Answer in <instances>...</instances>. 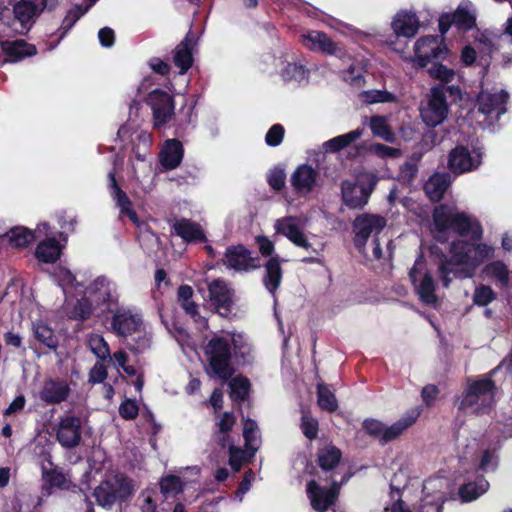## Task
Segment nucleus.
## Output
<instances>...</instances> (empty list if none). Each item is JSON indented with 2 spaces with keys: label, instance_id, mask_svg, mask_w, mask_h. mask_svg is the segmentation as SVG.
I'll return each mask as SVG.
<instances>
[{
  "label": "nucleus",
  "instance_id": "obj_64",
  "mask_svg": "<svg viewBox=\"0 0 512 512\" xmlns=\"http://www.w3.org/2000/svg\"><path fill=\"white\" fill-rule=\"evenodd\" d=\"M107 377V369L101 362H96L89 372V382L102 383Z\"/></svg>",
  "mask_w": 512,
  "mask_h": 512
},
{
  "label": "nucleus",
  "instance_id": "obj_58",
  "mask_svg": "<svg viewBox=\"0 0 512 512\" xmlns=\"http://www.w3.org/2000/svg\"><path fill=\"white\" fill-rule=\"evenodd\" d=\"M284 137V128L280 124H274L265 136V142L268 146L276 147L281 144Z\"/></svg>",
  "mask_w": 512,
  "mask_h": 512
},
{
  "label": "nucleus",
  "instance_id": "obj_59",
  "mask_svg": "<svg viewBox=\"0 0 512 512\" xmlns=\"http://www.w3.org/2000/svg\"><path fill=\"white\" fill-rule=\"evenodd\" d=\"M370 150L382 158H398L401 156V150L398 148L390 147L381 143L373 144Z\"/></svg>",
  "mask_w": 512,
  "mask_h": 512
},
{
  "label": "nucleus",
  "instance_id": "obj_30",
  "mask_svg": "<svg viewBox=\"0 0 512 512\" xmlns=\"http://www.w3.org/2000/svg\"><path fill=\"white\" fill-rule=\"evenodd\" d=\"M160 158L166 169H175L183 158L182 144L175 139L168 140L161 150Z\"/></svg>",
  "mask_w": 512,
  "mask_h": 512
},
{
  "label": "nucleus",
  "instance_id": "obj_21",
  "mask_svg": "<svg viewBox=\"0 0 512 512\" xmlns=\"http://www.w3.org/2000/svg\"><path fill=\"white\" fill-rule=\"evenodd\" d=\"M71 392L66 380L45 379L38 391L39 399L46 405H56L67 400Z\"/></svg>",
  "mask_w": 512,
  "mask_h": 512
},
{
  "label": "nucleus",
  "instance_id": "obj_6",
  "mask_svg": "<svg viewBox=\"0 0 512 512\" xmlns=\"http://www.w3.org/2000/svg\"><path fill=\"white\" fill-rule=\"evenodd\" d=\"M109 187L111 189V197L116 202V206L120 209V216L126 215L139 229L140 240L158 245L157 235L148 227L147 224L141 222L136 212L131 208L132 203L127 194L118 186L115 173L109 172Z\"/></svg>",
  "mask_w": 512,
  "mask_h": 512
},
{
  "label": "nucleus",
  "instance_id": "obj_39",
  "mask_svg": "<svg viewBox=\"0 0 512 512\" xmlns=\"http://www.w3.org/2000/svg\"><path fill=\"white\" fill-rule=\"evenodd\" d=\"M341 459V451L335 446L327 445L318 451V464L323 470L333 469Z\"/></svg>",
  "mask_w": 512,
  "mask_h": 512
},
{
  "label": "nucleus",
  "instance_id": "obj_35",
  "mask_svg": "<svg viewBox=\"0 0 512 512\" xmlns=\"http://www.w3.org/2000/svg\"><path fill=\"white\" fill-rule=\"evenodd\" d=\"M192 39L187 34L183 41L176 47L174 63L180 69V73L184 74L192 65Z\"/></svg>",
  "mask_w": 512,
  "mask_h": 512
},
{
  "label": "nucleus",
  "instance_id": "obj_52",
  "mask_svg": "<svg viewBox=\"0 0 512 512\" xmlns=\"http://www.w3.org/2000/svg\"><path fill=\"white\" fill-rule=\"evenodd\" d=\"M160 489L165 496H175L182 491L183 484L179 477L169 475L161 479Z\"/></svg>",
  "mask_w": 512,
  "mask_h": 512
},
{
  "label": "nucleus",
  "instance_id": "obj_43",
  "mask_svg": "<svg viewBox=\"0 0 512 512\" xmlns=\"http://www.w3.org/2000/svg\"><path fill=\"white\" fill-rule=\"evenodd\" d=\"M4 237H6L9 243L14 247H25L34 241L35 234L25 227H15L6 233Z\"/></svg>",
  "mask_w": 512,
  "mask_h": 512
},
{
  "label": "nucleus",
  "instance_id": "obj_49",
  "mask_svg": "<svg viewBox=\"0 0 512 512\" xmlns=\"http://www.w3.org/2000/svg\"><path fill=\"white\" fill-rule=\"evenodd\" d=\"M364 255L368 259L372 260H382V259H390L393 255V246L392 241H388L387 243V251H384L381 248L379 238H374L371 245L367 248V250L363 251Z\"/></svg>",
  "mask_w": 512,
  "mask_h": 512
},
{
  "label": "nucleus",
  "instance_id": "obj_8",
  "mask_svg": "<svg viewBox=\"0 0 512 512\" xmlns=\"http://www.w3.org/2000/svg\"><path fill=\"white\" fill-rule=\"evenodd\" d=\"M409 277L421 301L427 305H435L437 303L435 283L432 276L427 272L426 263L422 257L415 261L414 266L409 271Z\"/></svg>",
  "mask_w": 512,
  "mask_h": 512
},
{
  "label": "nucleus",
  "instance_id": "obj_26",
  "mask_svg": "<svg viewBox=\"0 0 512 512\" xmlns=\"http://www.w3.org/2000/svg\"><path fill=\"white\" fill-rule=\"evenodd\" d=\"M172 228L175 234L186 242H205L206 236L201 226L189 219L174 221Z\"/></svg>",
  "mask_w": 512,
  "mask_h": 512
},
{
  "label": "nucleus",
  "instance_id": "obj_56",
  "mask_svg": "<svg viewBox=\"0 0 512 512\" xmlns=\"http://www.w3.org/2000/svg\"><path fill=\"white\" fill-rule=\"evenodd\" d=\"M429 74L431 77L446 83L451 82L455 76V72L452 69L442 64H434L429 69Z\"/></svg>",
  "mask_w": 512,
  "mask_h": 512
},
{
  "label": "nucleus",
  "instance_id": "obj_34",
  "mask_svg": "<svg viewBox=\"0 0 512 512\" xmlns=\"http://www.w3.org/2000/svg\"><path fill=\"white\" fill-rule=\"evenodd\" d=\"M61 247L55 238H47L41 241L35 251L36 258L44 263H54L59 259Z\"/></svg>",
  "mask_w": 512,
  "mask_h": 512
},
{
  "label": "nucleus",
  "instance_id": "obj_29",
  "mask_svg": "<svg viewBox=\"0 0 512 512\" xmlns=\"http://www.w3.org/2000/svg\"><path fill=\"white\" fill-rule=\"evenodd\" d=\"M265 274L263 276V284L268 292L275 294L282 281V268L277 257H271L264 265Z\"/></svg>",
  "mask_w": 512,
  "mask_h": 512
},
{
  "label": "nucleus",
  "instance_id": "obj_63",
  "mask_svg": "<svg viewBox=\"0 0 512 512\" xmlns=\"http://www.w3.org/2000/svg\"><path fill=\"white\" fill-rule=\"evenodd\" d=\"M245 452L235 446L229 448V464L234 471H239L243 461Z\"/></svg>",
  "mask_w": 512,
  "mask_h": 512
},
{
  "label": "nucleus",
  "instance_id": "obj_15",
  "mask_svg": "<svg viewBox=\"0 0 512 512\" xmlns=\"http://www.w3.org/2000/svg\"><path fill=\"white\" fill-rule=\"evenodd\" d=\"M509 98L505 90L491 92L482 90L477 98V109L487 117H496L506 112V103Z\"/></svg>",
  "mask_w": 512,
  "mask_h": 512
},
{
  "label": "nucleus",
  "instance_id": "obj_48",
  "mask_svg": "<svg viewBox=\"0 0 512 512\" xmlns=\"http://www.w3.org/2000/svg\"><path fill=\"white\" fill-rule=\"evenodd\" d=\"M91 299L86 295L85 297L77 300L71 310L67 312L69 318L85 320L89 318L92 313Z\"/></svg>",
  "mask_w": 512,
  "mask_h": 512
},
{
  "label": "nucleus",
  "instance_id": "obj_51",
  "mask_svg": "<svg viewBox=\"0 0 512 512\" xmlns=\"http://www.w3.org/2000/svg\"><path fill=\"white\" fill-rule=\"evenodd\" d=\"M229 387L231 398L244 400L248 394L250 383L247 378L238 376L231 379Z\"/></svg>",
  "mask_w": 512,
  "mask_h": 512
},
{
  "label": "nucleus",
  "instance_id": "obj_1",
  "mask_svg": "<svg viewBox=\"0 0 512 512\" xmlns=\"http://www.w3.org/2000/svg\"><path fill=\"white\" fill-rule=\"evenodd\" d=\"M232 346L236 358H241L243 363L251 360L252 348L243 334L215 335L204 346L206 373L209 377H217L222 381L231 379L235 373L232 364Z\"/></svg>",
  "mask_w": 512,
  "mask_h": 512
},
{
  "label": "nucleus",
  "instance_id": "obj_28",
  "mask_svg": "<svg viewBox=\"0 0 512 512\" xmlns=\"http://www.w3.org/2000/svg\"><path fill=\"white\" fill-rule=\"evenodd\" d=\"M13 12L15 19L20 23L21 31H28L35 21L39 9L30 0H22L14 5Z\"/></svg>",
  "mask_w": 512,
  "mask_h": 512
},
{
  "label": "nucleus",
  "instance_id": "obj_4",
  "mask_svg": "<svg viewBox=\"0 0 512 512\" xmlns=\"http://www.w3.org/2000/svg\"><path fill=\"white\" fill-rule=\"evenodd\" d=\"M496 386L488 376L468 379L466 387L457 400L459 411L467 415L488 414L495 404Z\"/></svg>",
  "mask_w": 512,
  "mask_h": 512
},
{
  "label": "nucleus",
  "instance_id": "obj_37",
  "mask_svg": "<svg viewBox=\"0 0 512 512\" xmlns=\"http://www.w3.org/2000/svg\"><path fill=\"white\" fill-rule=\"evenodd\" d=\"M363 134L362 129H355L346 134L336 136L324 143V148L330 152L340 151L359 139Z\"/></svg>",
  "mask_w": 512,
  "mask_h": 512
},
{
  "label": "nucleus",
  "instance_id": "obj_46",
  "mask_svg": "<svg viewBox=\"0 0 512 512\" xmlns=\"http://www.w3.org/2000/svg\"><path fill=\"white\" fill-rule=\"evenodd\" d=\"M414 422L415 417H404L389 427L385 426L383 444L399 437Z\"/></svg>",
  "mask_w": 512,
  "mask_h": 512
},
{
  "label": "nucleus",
  "instance_id": "obj_40",
  "mask_svg": "<svg viewBox=\"0 0 512 512\" xmlns=\"http://www.w3.org/2000/svg\"><path fill=\"white\" fill-rule=\"evenodd\" d=\"M308 70L301 64L288 63L281 71V77L285 82L302 84L308 80Z\"/></svg>",
  "mask_w": 512,
  "mask_h": 512
},
{
  "label": "nucleus",
  "instance_id": "obj_20",
  "mask_svg": "<svg viewBox=\"0 0 512 512\" xmlns=\"http://www.w3.org/2000/svg\"><path fill=\"white\" fill-rule=\"evenodd\" d=\"M319 172L311 165L301 164L291 174L290 183L294 191L300 196H307L317 186Z\"/></svg>",
  "mask_w": 512,
  "mask_h": 512
},
{
  "label": "nucleus",
  "instance_id": "obj_22",
  "mask_svg": "<svg viewBox=\"0 0 512 512\" xmlns=\"http://www.w3.org/2000/svg\"><path fill=\"white\" fill-rule=\"evenodd\" d=\"M339 485L336 480L332 482L329 489L319 486L315 480H311L307 484V493L311 500L312 507L319 511L325 512L331 505L334 504L337 498Z\"/></svg>",
  "mask_w": 512,
  "mask_h": 512
},
{
  "label": "nucleus",
  "instance_id": "obj_62",
  "mask_svg": "<svg viewBox=\"0 0 512 512\" xmlns=\"http://www.w3.org/2000/svg\"><path fill=\"white\" fill-rule=\"evenodd\" d=\"M418 166L416 161H408L400 168L399 177L403 182H411L417 175Z\"/></svg>",
  "mask_w": 512,
  "mask_h": 512
},
{
  "label": "nucleus",
  "instance_id": "obj_11",
  "mask_svg": "<svg viewBox=\"0 0 512 512\" xmlns=\"http://www.w3.org/2000/svg\"><path fill=\"white\" fill-rule=\"evenodd\" d=\"M147 104L150 106L153 115V125L160 128L167 124L174 115L173 97L162 90L155 89L149 93Z\"/></svg>",
  "mask_w": 512,
  "mask_h": 512
},
{
  "label": "nucleus",
  "instance_id": "obj_57",
  "mask_svg": "<svg viewBox=\"0 0 512 512\" xmlns=\"http://www.w3.org/2000/svg\"><path fill=\"white\" fill-rule=\"evenodd\" d=\"M301 429L303 434L310 440L316 438L318 432V422L316 419L303 413L301 421Z\"/></svg>",
  "mask_w": 512,
  "mask_h": 512
},
{
  "label": "nucleus",
  "instance_id": "obj_33",
  "mask_svg": "<svg viewBox=\"0 0 512 512\" xmlns=\"http://www.w3.org/2000/svg\"><path fill=\"white\" fill-rule=\"evenodd\" d=\"M1 48L3 52L11 57L9 61H18L27 56H33L37 50L34 45L28 44L24 40L2 41Z\"/></svg>",
  "mask_w": 512,
  "mask_h": 512
},
{
  "label": "nucleus",
  "instance_id": "obj_3",
  "mask_svg": "<svg viewBox=\"0 0 512 512\" xmlns=\"http://www.w3.org/2000/svg\"><path fill=\"white\" fill-rule=\"evenodd\" d=\"M433 221L438 241H446L448 233L469 237L473 241L482 238L483 230L480 222L472 215L459 212L455 207L439 205L434 208Z\"/></svg>",
  "mask_w": 512,
  "mask_h": 512
},
{
  "label": "nucleus",
  "instance_id": "obj_61",
  "mask_svg": "<svg viewBox=\"0 0 512 512\" xmlns=\"http://www.w3.org/2000/svg\"><path fill=\"white\" fill-rule=\"evenodd\" d=\"M138 405L131 399L123 401L119 407V414L122 418L131 420L138 415Z\"/></svg>",
  "mask_w": 512,
  "mask_h": 512
},
{
  "label": "nucleus",
  "instance_id": "obj_18",
  "mask_svg": "<svg viewBox=\"0 0 512 512\" xmlns=\"http://www.w3.org/2000/svg\"><path fill=\"white\" fill-rule=\"evenodd\" d=\"M85 295L97 305L117 302V287L114 282L105 276L94 279L86 288Z\"/></svg>",
  "mask_w": 512,
  "mask_h": 512
},
{
  "label": "nucleus",
  "instance_id": "obj_32",
  "mask_svg": "<svg viewBox=\"0 0 512 512\" xmlns=\"http://www.w3.org/2000/svg\"><path fill=\"white\" fill-rule=\"evenodd\" d=\"M452 15L454 25L463 31L472 29L476 24L475 8L469 1L461 2Z\"/></svg>",
  "mask_w": 512,
  "mask_h": 512
},
{
  "label": "nucleus",
  "instance_id": "obj_12",
  "mask_svg": "<svg viewBox=\"0 0 512 512\" xmlns=\"http://www.w3.org/2000/svg\"><path fill=\"white\" fill-rule=\"evenodd\" d=\"M447 488L448 481L445 478L434 477L426 480L423 485L424 498L420 505L421 512H442Z\"/></svg>",
  "mask_w": 512,
  "mask_h": 512
},
{
  "label": "nucleus",
  "instance_id": "obj_47",
  "mask_svg": "<svg viewBox=\"0 0 512 512\" xmlns=\"http://www.w3.org/2000/svg\"><path fill=\"white\" fill-rule=\"evenodd\" d=\"M317 394L318 405L320 406L321 409L326 410L328 412H333L337 409L338 404L336 397L326 385L319 384L317 388Z\"/></svg>",
  "mask_w": 512,
  "mask_h": 512
},
{
  "label": "nucleus",
  "instance_id": "obj_60",
  "mask_svg": "<svg viewBox=\"0 0 512 512\" xmlns=\"http://www.w3.org/2000/svg\"><path fill=\"white\" fill-rule=\"evenodd\" d=\"M363 427L366 432L374 437H377L383 444L385 425L378 420L369 419L363 422Z\"/></svg>",
  "mask_w": 512,
  "mask_h": 512
},
{
  "label": "nucleus",
  "instance_id": "obj_7",
  "mask_svg": "<svg viewBox=\"0 0 512 512\" xmlns=\"http://www.w3.org/2000/svg\"><path fill=\"white\" fill-rule=\"evenodd\" d=\"M414 51L415 56L411 60L419 67L427 66L434 59L444 60L448 54L443 38L438 35L419 38L415 43Z\"/></svg>",
  "mask_w": 512,
  "mask_h": 512
},
{
  "label": "nucleus",
  "instance_id": "obj_36",
  "mask_svg": "<svg viewBox=\"0 0 512 512\" xmlns=\"http://www.w3.org/2000/svg\"><path fill=\"white\" fill-rule=\"evenodd\" d=\"M489 488V483L483 477L475 482H469L459 489V495L464 502H470L483 495Z\"/></svg>",
  "mask_w": 512,
  "mask_h": 512
},
{
  "label": "nucleus",
  "instance_id": "obj_31",
  "mask_svg": "<svg viewBox=\"0 0 512 512\" xmlns=\"http://www.w3.org/2000/svg\"><path fill=\"white\" fill-rule=\"evenodd\" d=\"M449 184L450 179L446 173H435L426 181L424 190L431 201L437 202L442 199Z\"/></svg>",
  "mask_w": 512,
  "mask_h": 512
},
{
  "label": "nucleus",
  "instance_id": "obj_50",
  "mask_svg": "<svg viewBox=\"0 0 512 512\" xmlns=\"http://www.w3.org/2000/svg\"><path fill=\"white\" fill-rule=\"evenodd\" d=\"M91 351L101 360L110 359V349L105 339L98 334H93L88 339Z\"/></svg>",
  "mask_w": 512,
  "mask_h": 512
},
{
  "label": "nucleus",
  "instance_id": "obj_54",
  "mask_svg": "<svg viewBox=\"0 0 512 512\" xmlns=\"http://www.w3.org/2000/svg\"><path fill=\"white\" fill-rule=\"evenodd\" d=\"M89 7L83 8L81 5H76L71 8L65 16L61 28L67 32L74 24L88 11Z\"/></svg>",
  "mask_w": 512,
  "mask_h": 512
},
{
  "label": "nucleus",
  "instance_id": "obj_9",
  "mask_svg": "<svg viewBox=\"0 0 512 512\" xmlns=\"http://www.w3.org/2000/svg\"><path fill=\"white\" fill-rule=\"evenodd\" d=\"M448 104L443 87H434L430 91L427 104L420 110L423 122L429 127L443 123L448 115Z\"/></svg>",
  "mask_w": 512,
  "mask_h": 512
},
{
  "label": "nucleus",
  "instance_id": "obj_5",
  "mask_svg": "<svg viewBox=\"0 0 512 512\" xmlns=\"http://www.w3.org/2000/svg\"><path fill=\"white\" fill-rule=\"evenodd\" d=\"M134 494L133 481L124 474H116L102 481L94 489L97 503L111 508L117 502H124Z\"/></svg>",
  "mask_w": 512,
  "mask_h": 512
},
{
  "label": "nucleus",
  "instance_id": "obj_27",
  "mask_svg": "<svg viewBox=\"0 0 512 512\" xmlns=\"http://www.w3.org/2000/svg\"><path fill=\"white\" fill-rule=\"evenodd\" d=\"M392 28L398 36L413 37L419 29V21L414 13L402 11L397 13Z\"/></svg>",
  "mask_w": 512,
  "mask_h": 512
},
{
  "label": "nucleus",
  "instance_id": "obj_42",
  "mask_svg": "<svg viewBox=\"0 0 512 512\" xmlns=\"http://www.w3.org/2000/svg\"><path fill=\"white\" fill-rule=\"evenodd\" d=\"M369 126L374 136L382 138L387 142L394 141L395 135L389 127L386 117L372 116L369 119Z\"/></svg>",
  "mask_w": 512,
  "mask_h": 512
},
{
  "label": "nucleus",
  "instance_id": "obj_19",
  "mask_svg": "<svg viewBox=\"0 0 512 512\" xmlns=\"http://www.w3.org/2000/svg\"><path fill=\"white\" fill-rule=\"evenodd\" d=\"M209 300L217 312L227 317L233 305V291L222 279H215L208 284Z\"/></svg>",
  "mask_w": 512,
  "mask_h": 512
},
{
  "label": "nucleus",
  "instance_id": "obj_10",
  "mask_svg": "<svg viewBox=\"0 0 512 512\" xmlns=\"http://www.w3.org/2000/svg\"><path fill=\"white\" fill-rule=\"evenodd\" d=\"M386 226L384 217L375 214H361L353 222L355 233L354 244L359 250H364L370 236L377 238Z\"/></svg>",
  "mask_w": 512,
  "mask_h": 512
},
{
  "label": "nucleus",
  "instance_id": "obj_14",
  "mask_svg": "<svg viewBox=\"0 0 512 512\" xmlns=\"http://www.w3.org/2000/svg\"><path fill=\"white\" fill-rule=\"evenodd\" d=\"M482 162L481 152H470L464 146H457L449 154L448 167L455 174H462L477 169Z\"/></svg>",
  "mask_w": 512,
  "mask_h": 512
},
{
  "label": "nucleus",
  "instance_id": "obj_45",
  "mask_svg": "<svg viewBox=\"0 0 512 512\" xmlns=\"http://www.w3.org/2000/svg\"><path fill=\"white\" fill-rule=\"evenodd\" d=\"M484 273L490 278L497 279L503 286L509 284L510 272L502 261H493L487 264L484 268Z\"/></svg>",
  "mask_w": 512,
  "mask_h": 512
},
{
  "label": "nucleus",
  "instance_id": "obj_55",
  "mask_svg": "<svg viewBox=\"0 0 512 512\" xmlns=\"http://www.w3.org/2000/svg\"><path fill=\"white\" fill-rule=\"evenodd\" d=\"M43 479L50 487L66 488L67 478L61 471L52 469L43 472Z\"/></svg>",
  "mask_w": 512,
  "mask_h": 512
},
{
  "label": "nucleus",
  "instance_id": "obj_17",
  "mask_svg": "<svg viewBox=\"0 0 512 512\" xmlns=\"http://www.w3.org/2000/svg\"><path fill=\"white\" fill-rule=\"evenodd\" d=\"M81 424V419L74 415H68L59 420L56 439L62 447L70 449L80 444Z\"/></svg>",
  "mask_w": 512,
  "mask_h": 512
},
{
  "label": "nucleus",
  "instance_id": "obj_41",
  "mask_svg": "<svg viewBox=\"0 0 512 512\" xmlns=\"http://www.w3.org/2000/svg\"><path fill=\"white\" fill-rule=\"evenodd\" d=\"M245 446L254 455L260 445V437L257 423L252 419H246L243 427Z\"/></svg>",
  "mask_w": 512,
  "mask_h": 512
},
{
  "label": "nucleus",
  "instance_id": "obj_53",
  "mask_svg": "<svg viewBox=\"0 0 512 512\" xmlns=\"http://www.w3.org/2000/svg\"><path fill=\"white\" fill-rule=\"evenodd\" d=\"M496 299V293L491 287L481 285L474 290L473 303L478 306H486Z\"/></svg>",
  "mask_w": 512,
  "mask_h": 512
},
{
  "label": "nucleus",
  "instance_id": "obj_38",
  "mask_svg": "<svg viewBox=\"0 0 512 512\" xmlns=\"http://www.w3.org/2000/svg\"><path fill=\"white\" fill-rule=\"evenodd\" d=\"M35 338L49 349L55 350L58 347V337L52 328L43 322H37L33 325Z\"/></svg>",
  "mask_w": 512,
  "mask_h": 512
},
{
  "label": "nucleus",
  "instance_id": "obj_23",
  "mask_svg": "<svg viewBox=\"0 0 512 512\" xmlns=\"http://www.w3.org/2000/svg\"><path fill=\"white\" fill-rule=\"evenodd\" d=\"M341 191L343 201L349 208L361 209L368 203L372 189L345 180L341 184Z\"/></svg>",
  "mask_w": 512,
  "mask_h": 512
},
{
  "label": "nucleus",
  "instance_id": "obj_25",
  "mask_svg": "<svg viewBox=\"0 0 512 512\" xmlns=\"http://www.w3.org/2000/svg\"><path fill=\"white\" fill-rule=\"evenodd\" d=\"M300 42L311 51L335 54V43L323 32L310 30L300 35Z\"/></svg>",
  "mask_w": 512,
  "mask_h": 512
},
{
  "label": "nucleus",
  "instance_id": "obj_24",
  "mask_svg": "<svg viewBox=\"0 0 512 512\" xmlns=\"http://www.w3.org/2000/svg\"><path fill=\"white\" fill-rule=\"evenodd\" d=\"M224 264L236 271H248L257 267L255 259L250 255V251L242 245L227 248Z\"/></svg>",
  "mask_w": 512,
  "mask_h": 512
},
{
  "label": "nucleus",
  "instance_id": "obj_16",
  "mask_svg": "<svg viewBox=\"0 0 512 512\" xmlns=\"http://www.w3.org/2000/svg\"><path fill=\"white\" fill-rule=\"evenodd\" d=\"M274 229L276 233L287 237L294 245L318 254L317 250L312 247L303 233L297 218L288 216L277 219L274 223Z\"/></svg>",
  "mask_w": 512,
  "mask_h": 512
},
{
  "label": "nucleus",
  "instance_id": "obj_44",
  "mask_svg": "<svg viewBox=\"0 0 512 512\" xmlns=\"http://www.w3.org/2000/svg\"><path fill=\"white\" fill-rule=\"evenodd\" d=\"M360 97L361 100L366 104L398 102V97L387 90H367L362 92Z\"/></svg>",
  "mask_w": 512,
  "mask_h": 512
},
{
  "label": "nucleus",
  "instance_id": "obj_13",
  "mask_svg": "<svg viewBox=\"0 0 512 512\" xmlns=\"http://www.w3.org/2000/svg\"><path fill=\"white\" fill-rule=\"evenodd\" d=\"M111 330L121 337H128L137 332H141L143 321L139 314L133 313L128 308H118L113 313L111 319Z\"/></svg>",
  "mask_w": 512,
  "mask_h": 512
},
{
  "label": "nucleus",
  "instance_id": "obj_2",
  "mask_svg": "<svg viewBox=\"0 0 512 512\" xmlns=\"http://www.w3.org/2000/svg\"><path fill=\"white\" fill-rule=\"evenodd\" d=\"M494 247L486 244H471L465 241H454L450 248V259L442 262L438 272L444 287H448L454 278L467 279L473 277L477 267L486 259L494 256Z\"/></svg>",
  "mask_w": 512,
  "mask_h": 512
}]
</instances>
